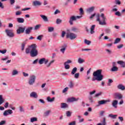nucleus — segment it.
Returning <instances> with one entry per match:
<instances>
[{
	"instance_id": "5fc2aeb1",
	"label": "nucleus",
	"mask_w": 125,
	"mask_h": 125,
	"mask_svg": "<svg viewBox=\"0 0 125 125\" xmlns=\"http://www.w3.org/2000/svg\"><path fill=\"white\" fill-rule=\"evenodd\" d=\"M71 31H72V32H76L77 31H78V28L76 27H72L71 28Z\"/></svg>"
},
{
	"instance_id": "a211bd4d",
	"label": "nucleus",
	"mask_w": 125,
	"mask_h": 125,
	"mask_svg": "<svg viewBox=\"0 0 125 125\" xmlns=\"http://www.w3.org/2000/svg\"><path fill=\"white\" fill-rule=\"evenodd\" d=\"M30 97H33V98H38V95L36 92H32L30 94Z\"/></svg>"
},
{
	"instance_id": "4468645a",
	"label": "nucleus",
	"mask_w": 125,
	"mask_h": 125,
	"mask_svg": "<svg viewBox=\"0 0 125 125\" xmlns=\"http://www.w3.org/2000/svg\"><path fill=\"white\" fill-rule=\"evenodd\" d=\"M79 100V99H76L75 97H71L67 99V102H74L75 101H78Z\"/></svg>"
},
{
	"instance_id": "6ab92c4d",
	"label": "nucleus",
	"mask_w": 125,
	"mask_h": 125,
	"mask_svg": "<svg viewBox=\"0 0 125 125\" xmlns=\"http://www.w3.org/2000/svg\"><path fill=\"white\" fill-rule=\"evenodd\" d=\"M106 102H108V101H105V100L99 101L98 102V106H99L100 105H104V104H106Z\"/></svg>"
},
{
	"instance_id": "2eb2a0df",
	"label": "nucleus",
	"mask_w": 125,
	"mask_h": 125,
	"mask_svg": "<svg viewBox=\"0 0 125 125\" xmlns=\"http://www.w3.org/2000/svg\"><path fill=\"white\" fill-rule=\"evenodd\" d=\"M40 17H41L42 19L44 22H48V18L46 17V16L43 15H41Z\"/></svg>"
},
{
	"instance_id": "ea45409f",
	"label": "nucleus",
	"mask_w": 125,
	"mask_h": 125,
	"mask_svg": "<svg viewBox=\"0 0 125 125\" xmlns=\"http://www.w3.org/2000/svg\"><path fill=\"white\" fill-rule=\"evenodd\" d=\"M48 32H53V31H54V28H53L52 27H48Z\"/></svg>"
},
{
	"instance_id": "37998d69",
	"label": "nucleus",
	"mask_w": 125,
	"mask_h": 125,
	"mask_svg": "<svg viewBox=\"0 0 125 125\" xmlns=\"http://www.w3.org/2000/svg\"><path fill=\"white\" fill-rule=\"evenodd\" d=\"M113 83V80L112 79H109L108 80V83H107V85L108 86H110V85H111V83Z\"/></svg>"
},
{
	"instance_id": "69168bd1",
	"label": "nucleus",
	"mask_w": 125,
	"mask_h": 125,
	"mask_svg": "<svg viewBox=\"0 0 125 125\" xmlns=\"http://www.w3.org/2000/svg\"><path fill=\"white\" fill-rule=\"evenodd\" d=\"M118 119L120 120V122L124 121V117H119Z\"/></svg>"
},
{
	"instance_id": "79ce46f5",
	"label": "nucleus",
	"mask_w": 125,
	"mask_h": 125,
	"mask_svg": "<svg viewBox=\"0 0 125 125\" xmlns=\"http://www.w3.org/2000/svg\"><path fill=\"white\" fill-rule=\"evenodd\" d=\"M22 14V12L21 11H18L16 12V15L17 16H19V15H21Z\"/></svg>"
},
{
	"instance_id": "dca6fc26",
	"label": "nucleus",
	"mask_w": 125,
	"mask_h": 125,
	"mask_svg": "<svg viewBox=\"0 0 125 125\" xmlns=\"http://www.w3.org/2000/svg\"><path fill=\"white\" fill-rule=\"evenodd\" d=\"M115 62H113V66L111 69V71L112 72H117V71H118V70H119V68L117 66H115Z\"/></svg>"
},
{
	"instance_id": "f03ea898",
	"label": "nucleus",
	"mask_w": 125,
	"mask_h": 125,
	"mask_svg": "<svg viewBox=\"0 0 125 125\" xmlns=\"http://www.w3.org/2000/svg\"><path fill=\"white\" fill-rule=\"evenodd\" d=\"M93 78L92 79V82L94 81H98V82H101L103 80V75H102V70L99 69L94 72L93 73Z\"/></svg>"
},
{
	"instance_id": "4be33fe9",
	"label": "nucleus",
	"mask_w": 125,
	"mask_h": 125,
	"mask_svg": "<svg viewBox=\"0 0 125 125\" xmlns=\"http://www.w3.org/2000/svg\"><path fill=\"white\" fill-rule=\"evenodd\" d=\"M94 10V7H91L86 9V12L87 13H91Z\"/></svg>"
},
{
	"instance_id": "4d7b16f0",
	"label": "nucleus",
	"mask_w": 125,
	"mask_h": 125,
	"mask_svg": "<svg viewBox=\"0 0 125 125\" xmlns=\"http://www.w3.org/2000/svg\"><path fill=\"white\" fill-rule=\"evenodd\" d=\"M88 99H89L90 102H91V103H92V102H93V100L92 99V97H91V96L89 97Z\"/></svg>"
},
{
	"instance_id": "13d9d810",
	"label": "nucleus",
	"mask_w": 125,
	"mask_h": 125,
	"mask_svg": "<svg viewBox=\"0 0 125 125\" xmlns=\"http://www.w3.org/2000/svg\"><path fill=\"white\" fill-rule=\"evenodd\" d=\"M8 105H9V103H8V102H6V103L5 104L4 106V107L6 108H8Z\"/></svg>"
},
{
	"instance_id": "7ed1b4c3",
	"label": "nucleus",
	"mask_w": 125,
	"mask_h": 125,
	"mask_svg": "<svg viewBox=\"0 0 125 125\" xmlns=\"http://www.w3.org/2000/svg\"><path fill=\"white\" fill-rule=\"evenodd\" d=\"M106 19V17H105V15L104 14H101V15L98 14L97 15L96 21L99 22V25H101L102 26H105L107 25Z\"/></svg>"
},
{
	"instance_id": "680f3d73",
	"label": "nucleus",
	"mask_w": 125,
	"mask_h": 125,
	"mask_svg": "<svg viewBox=\"0 0 125 125\" xmlns=\"http://www.w3.org/2000/svg\"><path fill=\"white\" fill-rule=\"evenodd\" d=\"M80 14H83V9L80 8Z\"/></svg>"
},
{
	"instance_id": "cd10ccee",
	"label": "nucleus",
	"mask_w": 125,
	"mask_h": 125,
	"mask_svg": "<svg viewBox=\"0 0 125 125\" xmlns=\"http://www.w3.org/2000/svg\"><path fill=\"white\" fill-rule=\"evenodd\" d=\"M77 71H78V68L77 67L73 68L71 73V75H75L77 72Z\"/></svg>"
},
{
	"instance_id": "6e6552de",
	"label": "nucleus",
	"mask_w": 125,
	"mask_h": 125,
	"mask_svg": "<svg viewBox=\"0 0 125 125\" xmlns=\"http://www.w3.org/2000/svg\"><path fill=\"white\" fill-rule=\"evenodd\" d=\"M48 62V60L45 59V58H42L39 60V63L40 64V65H42V64H43V63L45 64V65H46L47 63Z\"/></svg>"
},
{
	"instance_id": "393cba45",
	"label": "nucleus",
	"mask_w": 125,
	"mask_h": 125,
	"mask_svg": "<svg viewBox=\"0 0 125 125\" xmlns=\"http://www.w3.org/2000/svg\"><path fill=\"white\" fill-rule=\"evenodd\" d=\"M68 104H67L65 103H61V108L65 109L66 108H68Z\"/></svg>"
},
{
	"instance_id": "a19ab883",
	"label": "nucleus",
	"mask_w": 125,
	"mask_h": 125,
	"mask_svg": "<svg viewBox=\"0 0 125 125\" xmlns=\"http://www.w3.org/2000/svg\"><path fill=\"white\" fill-rule=\"evenodd\" d=\"M64 68L66 69V70H68L70 68V65L64 63Z\"/></svg>"
},
{
	"instance_id": "6e6d98bb",
	"label": "nucleus",
	"mask_w": 125,
	"mask_h": 125,
	"mask_svg": "<svg viewBox=\"0 0 125 125\" xmlns=\"http://www.w3.org/2000/svg\"><path fill=\"white\" fill-rule=\"evenodd\" d=\"M70 63H72V61L68 60L66 62H65L64 63L65 64H70Z\"/></svg>"
},
{
	"instance_id": "aec40b11",
	"label": "nucleus",
	"mask_w": 125,
	"mask_h": 125,
	"mask_svg": "<svg viewBox=\"0 0 125 125\" xmlns=\"http://www.w3.org/2000/svg\"><path fill=\"white\" fill-rule=\"evenodd\" d=\"M17 21L18 23H24L25 22V20L22 18H18Z\"/></svg>"
},
{
	"instance_id": "0e129e2a",
	"label": "nucleus",
	"mask_w": 125,
	"mask_h": 125,
	"mask_svg": "<svg viewBox=\"0 0 125 125\" xmlns=\"http://www.w3.org/2000/svg\"><path fill=\"white\" fill-rule=\"evenodd\" d=\"M40 26H41V25H36L35 27V28H34L35 30H38V29H39Z\"/></svg>"
},
{
	"instance_id": "c9c22d12",
	"label": "nucleus",
	"mask_w": 125,
	"mask_h": 125,
	"mask_svg": "<svg viewBox=\"0 0 125 125\" xmlns=\"http://www.w3.org/2000/svg\"><path fill=\"white\" fill-rule=\"evenodd\" d=\"M83 62H84V60L80 58L78 59V63H79V64H82L83 63Z\"/></svg>"
},
{
	"instance_id": "c03bdc74",
	"label": "nucleus",
	"mask_w": 125,
	"mask_h": 125,
	"mask_svg": "<svg viewBox=\"0 0 125 125\" xmlns=\"http://www.w3.org/2000/svg\"><path fill=\"white\" fill-rule=\"evenodd\" d=\"M26 45V43L23 42L21 44V50H24V49L25 48V45Z\"/></svg>"
},
{
	"instance_id": "09e8293b",
	"label": "nucleus",
	"mask_w": 125,
	"mask_h": 125,
	"mask_svg": "<svg viewBox=\"0 0 125 125\" xmlns=\"http://www.w3.org/2000/svg\"><path fill=\"white\" fill-rule=\"evenodd\" d=\"M79 77H80V73H76L74 75V78L75 79H79Z\"/></svg>"
},
{
	"instance_id": "473e14b6",
	"label": "nucleus",
	"mask_w": 125,
	"mask_h": 125,
	"mask_svg": "<svg viewBox=\"0 0 125 125\" xmlns=\"http://www.w3.org/2000/svg\"><path fill=\"white\" fill-rule=\"evenodd\" d=\"M102 124L103 125H107V123H106V118L105 117H104L103 119V121H101Z\"/></svg>"
},
{
	"instance_id": "de8ad7c7",
	"label": "nucleus",
	"mask_w": 125,
	"mask_h": 125,
	"mask_svg": "<svg viewBox=\"0 0 125 125\" xmlns=\"http://www.w3.org/2000/svg\"><path fill=\"white\" fill-rule=\"evenodd\" d=\"M19 109H20V112H24V107L22 106H20L19 107Z\"/></svg>"
},
{
	"instance_id": "49530a36",
	"label": "nucleus",
	"mask_w": 125,
	"mask_h": 125,
	"mask_svg": "<svg viewBox=\"0 0 125 125\" xmlns=\"http://www.w3.org/2000/svg\"><path fill=\"white\" fill-rule=\"evenodd\" d=\"M115 15H116V16H122V15L121 14V13L120 12V11H117L116 12H115Z\"/></svg>"
},
{
	"instance_id": "8fccbe9b",
	"label": "nucleus",
	"mask_w": 125,
	"mask_h": 125,
	"mask_svg": "<svg viewBox=\"0 0 125 125\" xmlns=\"http://www.w3.org/2000/svg\"><path fill=\"white\" fill-rule=\"evenodd\" d=\"M62 20L59 19H57V21H56L57 24H60L61 23H62Z\"/></svg>"
},
{
	"instance_id": "a18cd8bd",
	"label": "nucleus",
	"mask_w": 125,
	"mask_h": 125,
	"mask_svg": "<svg viewBox=\"0 0 125 125\" xmlns=\"http://www.w3.org/2000/svg\"><path fill=\"white\" fill-rule=\"evenodd\" d=\"M68 86H69L70 88H72V87H74V84L73 83V82H70V83H69V84Z\"/></svg>"
},
{
	"instance_id": "20e7f679",
	"label": "nucleus",
	"mask_w": 125,
	"mask_h": 125,
	"mask_svg": "<svg viewBox=\"0 0 125 125\" xmlns=\"http://www.w3.org/2000/svg\"><path fill=\"white\" fill-rule=\"evenodd\" d=\"M66 37L67 39H69L71 40H73L77 39L78 35L75 33L69 32L66 34Z\"/></svg>"
},
{
	"instance_id": "f8f14e48",
	"label": "nucleus",
	"mask_w": 125,
	"mask_h": 125,
	"mask_svg": "<svg viewBox=\"0 0 125 125\" xmlns=\"http://www.w3.org/2000/svg\"><path fill=\"white\" fill-rule=\"evenodd\" d=\"M112 106L114 107V108H115V109H117L118 108V100H114L112 102Z\"/></svg>"
},
{
	"instance_id": "ddd939ff",
	"label": "nucleus",
	"mask_w": 125,
	"mask_h": 125,
	"mask_svg": "<svg viewBox=\"0 0 125 125\" xmlns=\"http://www.w3.org/2000/svg\"><path fill=\"white\" fill-rule=\"evenodd\" d=\"M117 64L120 65L121 68H125V62L123 61H119L117 62Z\"/></svg>"
},
{
	"instance_id": "39448f33",
	"label": "nucleus",
	"mask_w": 125,
	"mask_h": 125,
	"mask_svg": "<svg viewBox=\"0 0 125 125\" xmlns=\"http://www.w3.org/2000/svg\"><path fill=\"white\" fill-rule=\"evenodd\" d=\"M35 82H36V76L31 75L30 76V78L28 81V83L30 85H33L34 83H35Z\"/></svg>"
},
{
	"instance_id": "c756f323",
	"label": "nucleus",
	"mask_w": 125,
	"mask_h": 125,
	"mask_svg": "<svg viewBox=\"0 0 125 125\" xmlns=\"http://www.w3.org/2000/svg\"><path fill=\"white\" fill-rule=\"evenodd\" d=\"M4 103V99L2 98V95H0V105Z\"/></svg>"
},
{
	"instance_id": "9b49d317",
	"label": "nucleus",
	"mask_w": 125,
	"mask_h": 125,
	"mask_svg": "<svg viewBox=\"0 0 125 125\" xmlns=\"http://www.w3.org/2000/svg\"><path fill=\"white\" fill-rule=\"evenodd\" d=\"M77 20V18L75 16H71L69 21V23L70 25H73L74 23L73 22V21H76Z\"/></svg>"
},
{
	"instance_id": "f704fd0d",
	"label": "nucleus",
	"mask_w": 125,
	"mask_h": 125,
	"mask_svg": "<svg viewBox=\"0 0 125 125\" xmlns=\"http://www.w3.org/2000/svg\"><path fill=\"white\" fill-rule=\"evenodd\" d=\"M38 121V118L36 117H32L30 119V122L31 123H34V122H37Z\"/></svg>"
},
{
	"instance_id": "3c124183",
	"label": "nucleus",
	"mask_w": 125,
	"mask_h": 125,
	"mask_svg": "<svg viewBox=\"0 0 125 125\" xmlns=\"http://www.w3.org/2000/svg\"><path fill=\"white\" fill-rule=\"evenodd\" d=\"M6 51H7L6 49H4L3 50H0V53H2V54H4L5 53H6Z\"/></svg>"
},
{
	"instance_id": "f257e3e1",
	"label": "nucleus",
	"mask_w": 125,
	"mask_h": 125,
	"mask_svg": "<svg viewBox=\"0 0 125 125\" xmlns=\"http://www.w3.org/2000/svg\"><path fill=\"white\" fill-rule=\"evenodd\" d=\"M37 47V44H33L26 49L25 53L26 54L30 53L31 57H36V56L39 55V51Z\"/></svg>"
},
{
	"instance_id": "bf43d9fd",
	"label": "nucleus",
	"mask_w": 125,
	"mask_h": 125,
	"mask_svg": "<svg viewBox=\"0 0 125 125\" xmlns=\"http://www.w3.org/2000/svg\"><path fill=\"white\" fill-rule=\"evenodd\" d=\"M5 123H6V121H1L0 122V125H5Z\"/></svg>"
},
{
	"instance_id": "72a5a7b5",
	"label": "nucleus",
	"mask_w": 125,
	"mask_h": 125,
	"mask_svg": "<svg viewBox=\"0 0 125 125\" xmlns=\"http://www.w3.org/2000/svg\"><path fill=\"white\" fill-rule=\"evenodd\" d=\"M121 42V39L117 38L115 39L114 43V44H116L117 43H119V42Z\"/></svg>"
},
{
	"instance_id": "0eeeda50",
	"label": "nucleus",
	"mask_w": 125,
	"mask_h": 125,
	"mask_svg": "<svg viewBox=\"0 0 125 125\" xmlns=\"http://www.w3.org/2000/svg\"><path fill=\"white\" fill-rule=\"evenodd\" d=\"M25 29H26V27H21V26L19 27L18 29L17 30V34L18 35H20V34H23V33L25 32Z\"/></svg>"
},
{
	"instance_id": "423d86ee",
	"label": "nucleus",
	"mask_w": 125,
	"mask_h": 125,
	"mask_svg": "<svg viewBox=\"0 0 125 125\" xmlns=\"http://www.w3.org/2000/svg\"><path fill=\"white\" fill-rule=\"evenodd\" d=\"M5 32L8 37H9L10 38H13V37H14V33H13V30L6 29Z\"/></svg>"
},
{
	"instance_id": "a878e982",
	"label": "nucleus",
	"mask_w": 125,
	"mask_h": 125,
	"mask_svg": "<svg viewBox=\"0 0 125 125\" xmlns=\"http://www.w3.org/2000/svg\"><path fill=\"white\" fill-rule=\"evenodd\" d=\"M47 100L48 102H53L55 100V98L53 97L52 99L50 98V97H47Z\"/></svg>"
},
{
	"instance_id": "b1692460",
	"label": "nucleus",
	"mask_w": 125,
	"mask_h": 125,
	"mask_svg": "<svg viewBox=\"0 0 125 125\" xmlns=\"http://www.w3.org/2000/svg\"><path fill=\"white\" fill-rule=\"evenodd\" d=\"M95 29V25H93L91 26L90 28V34H94V30Z\"/></svg>"
},
{
	"instance_id": "2f4dec72",
	"label": "nucleus",
	"mask_w": 125,
	"mask_h": 125,
	"mask_svg": "<svg viewBox=\"0 0 125 125\" xmlns=\"http://www.w3.org/2000/svg\"><path fill=\"white\" fill-rule=\"evenodd\" d=\"M12 75L13 76L18 75V71H17V70H13L12 72Z\"/></svg>"
},
{
	"instance_id": "f3484780",
	"label": "nucleus",
	"mask_w": 125,
	"mask_h": 125,
	"mask_svg": "<svg viewBox=\"0 0 125 125\" xmlns=\"http://www.w3.org/2000/svg\"><path fill=\"white\" fill-rule=\"evenodd\" d=\"M32 30H33V27H30L27 28L26 30H25V34L26 35H29V34L31 33V31H32Z\"/></svg>"
},
{
	"instance_id": "052dcab7",
	"label": "nucleus",
	"mask_w": 125,
	"mask_h": 125,
	"mask_svg": "<svg viewBox=\"0 0 125 125\" xmlns=\"http://www.w3.org/2000/svg\"><path fill=\"white\" fill-rule=\"evenodd\" d=\"M68 89V87H65L62 91L63 93H65Z\"/></svg>"
},
{
	"instance_id": "e2e57ef3",
	"label": "nucleus",
	"mask_w": 125,
	"mask_h": 125,
	"mask_svg": "<svg viewBox=\"0 0 125 125\" xmlns=\"http://www.w3.org/2000/svg\"><path fill=\"white\" fill-rule=\"evenodd\" d=\"M69 125H76V121H73L70 123Z\"/></svg>"
},
{
	"instance_id": "4c0bfd02",
	"label": "nucleus",
	"mask_w": 125,
	"mask_h": 125,
	"mask_svg": "<svg viewBox=\"0 0 125 125\" xmlns=\"http://www.w3.org/2000/svg\"><path fill=\"white\" fill-rule=\"evenodd\" d=\"M66 117H71L72 116V112L69 111H67L66 112Z\"/></svg>"
},
{
	"instance_id": "338daca9",
	"label": "nucleus",
	"mask_w": 125,
	"mask_h": 125,
	"mask_svg": "<svg viewBox=\"0 0 125 125\" xmlns=\"http://www.w3.org/2000/svg\"><path fill=\"white\" fill-rule=\"evenodd\" d=\"M58 13H60V11H59V10L57 9L55 12H54V14H58Z\"/></svg>"
},
{
	"instance_id": "7c9ffc66",
	"label": "nucleus",
	"mask_w": 125,
	"mask_h": 125,
	"mask_svg": "<svg viewBox=\"0 0 125 125\" xmlns=\"http://www.w3.org/2000/svg\"><path fill=\"white\" fill-rule=\"evenodd\" d=\"M5 0H1V1H5ZM10 3L11 5L14 4L15 3V0H10Z\"/></svg>"
},
{
	"instance_id": "5701e85b",
	"label": "nucleus",
	"mask_w": 125,
	"mask_h": 125,
	"mask_svg": "<svg viewBox=\"0 0 125 125\" xmlns=\"http://www.w3.org/2000/svg\"><path fill=\"white\" fill-rule=\"evenodd\" d=\"M42 5V3H41L40 1L36 0L33 1V5H34V6H37L38 5Z\"/></svg>"
},
{
	"instance_id": "58836bf2",
	"label": "nucleus",
	"mask_w": 125,
	"mask_h": 125,
	"mask_svg": "<svg viewBox=\"0 0 125 125\" xmlns=\"http://www.w3.org/2000/svg\"><path fill=\"white\" fill-rule=\"evenodd\" d=\"M84 43L86 44H87V45H89V44H90V43H91V42H90V41H88L86 39L84 40Z\"/></svg>"
},
{
	"instance_id": "603ef678",
	"label": "nucleus",
	"mask_w": 125,
	"mask_h": 125,
	"mask_svg": "<svg viewBox=\"0 0 125 125\" xmlns=\"http://www.w3.org/2000/svg\"><path fill=\"white\" fill-rule=\"evenodd\" d=\"M42 38H43V35H40L37 37V40L41 41Z\"/></svg>"
},
{
	"instance_id": "e433bc0d",
	"label": "nucleus",
	"mask_w": 125,
	"mask_h": 125,
	"mask_svg": "<svg viewBox=\"0 0 125 125\" xmlns=\"http://www.w3.org/2000/svg\"><path fill=\"white\" fill-rule=\"evenodd\" d=\"M105 32L106 34H110L111 33V29L110 28H107L105 29Z\"/></svg>"
},
{
	"instance_id": "c85d7f7f",
	"label": "nucleus",
	"mask_w": 125,
	"mask_h": 125,
	"mask_svg": "<svg viewBox=\"0 0 125 125\" xmlns=\"http://www.w3.org/2000/svg\"><path fill=\"white\" fill-rule=\"evenodd\" d=\"M65 50H66V45L62 46V48L60 49L61 52H62V53H64Z\"/></svg>"
},
{
	"instance_id": "864d4df0",
	"label": "nucleus",
	"mask_w": 125,
	"mask_h": 125,
	"mask_svg": "<svg viewBox=\"0 0 125 125\" xmlns=\"http://www.w3.org/2000/svg\"><path fill=\"white\" fill-rule=\"evenodd\" d=\"M123 47H124V44H121L117 46V48H118V49H121V48H123Z\"/></svg>"
},
{
	"instance_id": "9d476101",
	"label": "nucleus",
	"mask_w": 125,
	"mask_h": 125,
	"mask_svg": "<svg viewBox=\"0 0 125 125\" xmlns=\"http://www.w3.org/2000/svg\"><path fill=\"white\" fill-rule=\"evenodd\" d=\"M13 112H12V110L11 109H8L7 110H5L3 113V115L5 117H6V116H8V115H11Z\"/></svg>"
},
{
	"instance_id": "412c9836",
	"label": "nucleus",
	"mask_w": 125,
	"mask_h": 125,
	"mask_svg": "<svg viewBox=\"0 0 125 125\" xmlns=\"http://www.w3.org/2000/svg\"><path fill=\"white\" fill-rule=\"evenodd\" d=\"M117 88H118V89H121V90H125V86L122 84H120L117 86Z\"/></svg>"
},
{
	"instance_id": "774afa93",
	"label": "nucleus",
	"mask_w": 125,
	"mask_h": 125,
	"mask_svg": "<svg viewBox=\"0 0 125 125\" xmlns=\"http://www.w3.org/2000/svg\"><path fill=\"white\" fill-rule=\"evenodd\" d=\"M22 74L24 77H29V74H28V73L23 72Z\"/></svg>"
},
{
	"instance_id": "bb28decb",
	"label": "nucleus",
	"mask_w": 125,
	"mask_h": 125,
	"mask_svg": "<svg viewBox=\"0 0 125 125\" xmlns=\"http://www.w3.org/2000/svg\"><path fill=\"white\" fill-rule=\"evenodd\" d=\"M50 113H51V110H47L43 114L44 117H47V116L49 115V114H50Z\"/></svg>"
},
{
	"instance_id": "1a4fd4ad",
	"label": "nucleus",
	"mask_w": 125,
	"mask_h": 125,
	"mask_svg": "<svg viewBox=\"0 0 125 125\" xmlns=\"http://www.w3.org/2000/svg\"><path fill=\"white\" fill-rule=\"evenodd\" d=\"M115 99H122L123 98V95L120 93H115L114 94Z\"/></svg>"
}]
</instances>
